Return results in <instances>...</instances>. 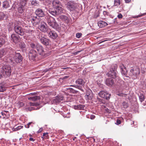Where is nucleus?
Returning <instances> with one entry per match:
<instances>
[{"mask_svg": "<svg viewBox=\"0 0 146 146\" xmlns=\"http://www.w3.org/2000/svg\"><path fill=\"white\" fill-rule=\"evenodd\" d=\"M29 45L32 49H36L38 54L42 56H46L50 55L49 53L47 54L46 52L42 46L39 44L31 42L29 43Z\"/></svg>", "mask_w": 146, "mask_h": 146, "instance_id": "1", "label": "nucleus"}, {"mask_svg": "<svg viewBox=\"0 0 146 146\" xmlns=\"http://www.w3.org/2000/svg\"><path fill=\"white\" fill-rule=\"evenodd\" d=\"M14 53H12L10 56V60L11 62L14 61L17 63H20L23 59V57L19 53H17L14 51Z\"/></svg>", "mask_w": 146, "mask_h": 146, "instance_id": "2", "label": "nucleus"}, {"mask_svg": "<svg viewBox=\"0 0 146 146\" xmlns=\"http://www.w3.org/2000/svg\"><path fill=\"white\" fill-rule=\"evenodd\" d=\"M117 68V65L116 64H114L111 66L110 70L108 72V75L110 77L113 78H119V77L117 74L116 69Z\"/></svg>", "mask_w": 146, "mask_h": 146, "instance_id": "3", "label": "nucleus"}, {"mask_svg": "<svg viewBox=\"0 0 146 146\" xmlns=\"http://www.w3.org/2000/svg\"><path fill=\"white\" fill-rule=\"evenodd\" d=\"M1 71L4 77H9L11 72V66L9 65H4L1 68Z\"/></svg>", "mask_w": 146, "mask_h": 146, "instance_id": "4", "label": "nucleus"}, {"mask_svg": "<svg viewBox=\"0 0 146 146\" xmlns=\"http://www.w3.org/2000/svg\"><path fill=\"white\" fill-rule=\"evenodd\" d=\"M45 18L46 19L47 23L50 26L54 29H57L58 24L54 18L49 16H46Z\"/></svg>", "mask_w": 146, "mask_h": 146, "instance_id": "5", "label": "nucleus"}, {"mask_svg": "<svg viewBox=\"0 0 146 146\" xmlns=\"http://www.w3.org/2000/svg\"><path fill=\"white\" fill-rule=\"evenodd\" d=\"M66 5L67 9L70 11L74 10L78 7V4L73 1L68 2Z\"/></svg>", "mask_w": 146, "mask_h": 146, "instance_id": "6", "label": "nucleus"}, {"mask_svg": "<svg viewBox=\"0 0 146 146\" xmlns=\"http://www.w3.org/2000/svg\"><path fill=\"white\" fill-rule=\"evenodd\" d=\"M38 29L40 31L44 33L47 32L48 31V28L46 23L42 21L39 22Z\"/></svg>", "mask_w": 146, "mask_h": 146, "instance_id": "7", "label": "nucleus"}, {"mask_svg": "<svg viewBox=\"0 0 146 146\" xmlns=\"http://www.w3.org/2000/svg\"><path fill=\"white\" fill-rule=\"evenodd\" d=\"M76 85H71V86H74L82 91H83V90L82 88L84 86V84L85 83L84 81L82 79H79L76 80Z\"/></svg>", "mask_w": 146, "mask_h": 146, "instance_id": "8", "label": "nucleus"}, {"mask_svg": "<svg viewBox=\"0 0 146 146\" xmlns=\"http://www.w3.org/2000/svg\"><path fill=\"white\" fill-rule=\"evenodd\" d=\"M14 29L15 32L17 34L21 36H23L24 34V29L21 26L15 24Z\"/></svg>", "mask_w": 146, "mask_h": 146, "instance_id": "9", "label": "nucleus"}, {"mask_svg": "<svg viewBox=\"0 0 146 146\" xmlns=\"http://www.w3.org/2000/svg\"><path fill=\"white\" fill-rule=\"evenodd\" d=\"M39 39L41 43L44 45L47 46L51 45L50 40L48 38L41 36L39 37Z\"/></svg>", "mask_w": 146, "mask_h": 146, "instance_id": "10", "label": "nucleus"}, {"mask_svg": "<svg viewBox=\"0 0 146 146\" xmlns=\"http://www.w3.org/2000/svg\"><path fill=\"white\" fill-rule=\"evenodd\" d=\"M1 52L3 56L6 55L8 52L9 53V56L12 53H14V50L12 48L10 47L9 48H3L0 49Z\"/></svg>", "mask_w": 146, "mask_h": 146, "instance_id": "11", "label": "nucleus"}, {"mask_svg": "<svg viewBox=\"0 0 146 146\" xmlns=\"http://www.w3.org/2000/svg\"><path fill=\"white\" fill-rule=\"evenodd\" d=\"M37 52L34 49H31L29 53V57L30 60H35L37 55Z\"/></svg>", "mask_w": 146, "mask_h": 146, "instance_id": "12", "label": "nucleus"}, {"mask_svg": "<svg viewBox=\"0 0 146 146\" xmlns=\"http://www.w3.org/2000/svg\"><path fill=\"white\" fill-rule=\"evenodd\" d=\"M49 5L53 7L56 8L61 5L60 2L58 0H51Z\"/></svg>", "mask_w": 146, "mask_h": 146, "instance_id": "13", "label": "nucleus"}, {"mask_svg": "<svg viewBox=\"0 0 146 146\" xmlns=\"http://www.w3.org/2000/svg\"><path fill=\"white\" fill-rule=\"evenodd\" d=\"M26 5L25 3L20 2L17 9V11L19 13L22 14L24 12Z\"/></svg>", "mask_w": 146, "mask_h": 146, "instance_id": "14", "label": "nucleus"}, {"mask_svg": "<svg viewBox=\"0 0 146 146\" xmlns=\"http://www.w3.org/2000/svg\"><path fill=\"white\" fill-rule=\"evenodd\" d=\"M85 97L86 100H91L92 99L93 95L91 90H87Z\"/></svg>", "mask_w": 146, "mask_h": 146, "instance_id": "15", "label": "nucleus"}, {"mask_svg": "<svg viewBox=\"0 0 146 146\" xmlns=\"http://www.w3.org/2000/svg\"><path fill=\"white\" fill-rule=\"evenodd\" d=\"M11 40L14 42L17 43L20 40L19 36L15 34H13L11 36Z\"/></svg>", "mask_w": 146, "mask_h": 146, "instance_id": "16", "label": "nucleus"}, {"mask_svg": "<svg viewBox=\"0 0 146 146\" xmlns=\"http://www.w3.org/2000/svg\"><path fill=\"white\" fill-rule=\"evenodd\" d=\"M48 34V36L52 39H55L58 36V35L54 31H50L47 32Z\"/></svg>", "mask_w": 146, "mask_h": 146, "instance_id": "17", "label": "nucleus"}, {"mask_svg": "<svg viewBox=\"0 0 146 146\" xmlns=\"http://www.w3.org/2000/svg\"><path fill=\"white\" fill-rule=\"evenodd\" d=\"M49 9L48 10L49 13L52 15L56 17L58 15L57 13L56 8L52 7L51 6L49 5Z\"/></svg>", "mask_w": 146, "mask_h": 146, "instance_id": "18", "label": "nucleus"}, {"mask_svg": "<svg viewBox=\"0 0 146 146\" xmlns=\"http://www.w3.org/2000/svg\"><path fill=\"white\" fill-rule=\"evenodd\" d=\"M35 13L36 15L39 17H42L45 15L44 11L40 8L37 9Z\"/></svg>", "mask_w": 146, "mask_h": 146, "instance_id": "19", "label": "nucleus"}, {"mask_svg": "<svg viewBox=\"0 0 146 146\" xmlns=\"http://www.w3.org/2000/svg\"><path fill=\"white\" fill-rule=\"evenodd\" d=\"M64 97L62 96H56L52 100L53 103L57 104L60 103L63 100Z\"/></svg>", "mask_w": 146, "mask_h": 146, "instance_id": "20", "label": "nucleus"}, {"mask_svg": "<svg viewBox=\"0 0 146 146\" xmlns=\"http://www.w3.org/2000/svg\"><path fill=\"white\" fill-rule=\"evenodd\" d=\"M110 94L107 92L104 91H101V98H103L106 100L109 99L110 98Z\"/></svg>", "mask_w": 146, "mask_h": 146, "instance_id": "21", "label": "nucleus"}, {"mask_svg": "<svg viewBox=\"0 0 146 146\" xmlns=\"http://www.w3.org/2000/svg\"><path fill=\"white\" fill-rule=\"evenodd\" d=\"M11 2L8 1H5L2 3V7L3 9H7L10 8Z\"/></svg>", "mask_w": 146, "mask_h": 146, "instance_id": "22", "label": "nucleus"}, {"mask_svg": "<svg viewBox=\"0 0 146 146\" xmlns=\"http://www.w3.org/2000/svg\"><path fill=\"white\" fill-rule=\"evenodd\" d=\"M119 67L121 74L125 75L127 73V71L124 65L122 64H121L119 66Z\"/></svg>", "mask_w": 146, "mask_h": 146, "instance_id": "23", "label": "nucleus"}, {"mask_svg": "<svg viewBox=\"0 0 146 146\" xmlns=\"http://www.w3.org/2000/svg\"><path fill=\"white\" fill-rule=\"evenodd\" d=\"M25 30L26 33L31 34H32L35 31L34 28L33 27L30 26L27 27L25 29Z\"/></svg>", "mask_w": 146, "mask_h": 146, "instance_id": "24", "label": "nucleus"}, {"mask_svg": "<svg viewBox=\"0 0 146 146\" xmlns=\"http://www.w3.org/2000/svg\"><path fill=\"white\" fill-rule=\"evenodd\" d=\"M56 11L58 15L59 14H61L63 13L64 10L62 7V5H61L60 6H59L58 7L56 8Z\"/></svg>", "mask_w": 146, "mask_h": 146, "instance_id": "25", "label": "nucleus"}, {"mask_svg": "<svg viewBox=\"0 0 146 146\" xmlns=\"http://www.w3.org/2000/svg\"><path fill=\"white\" fill-rule=\"evenodd\" d=\"M40 98V97L39 96H35L29 97L28 99L29 100H31L33 101H36L39 100Z\"/></svg>", "mask_w": 146, "mask_h": 146, "instance_id": "26", "label": "nucleus"}, {"mask_svg": "<svg viewBox=\"0 0 146 146\" xmlns=\"http://www.w3.org/2000/svg\"><path fill=\"white\" fill-rule=\"evenodd\" d=\"M59 17L63 21L66 23L68 22L69 19L68 17L66 15H60Z\"/></svg>", "mask_w": 146, "mask_h": 146, "instance_id": "27", "label": "nucleus"}, {"mask_svg": "<svg viewBox=\"0 0 146 146\" xmlns=\"http://www.w3.org/2000/svg\"><path fill=\"white\" fill-rule=\"evenodd\" d=\"M113 83V80L110 78L107 79L106 81V84L108 86H111Z\"/></svg>", "mask_w": 146, "mask_h": 146, "instance_id": "28", "label": "nucleus"}, {"mask_svg": "<svg viewBox=\"0 0 146 146\" xmlns=\"http://www.w3.org/2000/svg\"><path fill=\"white\" fill-rule=\"evenodd\" d=\"M85 106L83 105L79 104L77 106H75L74 108L75 109L78 110H82L84 109Z\"/></svg>", "mask_w": 146, "mask_h": 146, "instance_id": "29", "label": "nucleus"}, {"mask_svg": "<svg viewBox=\"0 0 146 146\" xmlns=\"http://www.w3.org/2000/svg\"><path fill=\"white\" fill-rule=\"evenodd\" d=\"M31 5L33 6H38L39 5V2L36 0H33L31 1Z\"/></svg>", "mask_w": 146, "mask_h": 146, "instance_id": "30", "label": "nucleus"}, {"mask_svg": "<svg viewBox=\"0 0 146 146\" xmlns=\"http://www.w3.org/2000/svg\"><path fill=\"white\" fill-rule=\"evenodd\" d=\"M134 73H133V75H137L139 74L140 73L139 69L138 68H136L135 69H133Z\"/></svg>", "mask_w": 146, "mask_h": 146, "instance_id": "31", "label": "nucleus"}, {"mask_svg": "<svg viewBox=\"0 0 146 146\" xmlns=\"http://www.w3.org/2000/svg\"><path fill=\"white\" fill-rule=\"evenodd\" d=\"M1 114L3 116H5L6 117H8L9 116V112L7 111H4L1 112Z\"/></svg>", "mask_w": 146, "mask_h": 146, "instance_id": "32", "label": "nucleus"}, {"mask_svg": "<svg viewBox=\"0 0 146 146\" xmlns=\"http://www.w3.org/2000/svg\"><path fill=\"white\" fill-rule=\"evenodd\" d=\"M33 23H36L37 24L38 23L37 22V21L38 19H37V17H33L31 18L30 20Z\"/></svg>", "mask_w": 146, "mask_h": 146, "instance_id": "33", "label": "nucleus"}, {"mask_svg": "<svg viewBox=\"0 0 146 146\" xmlns=\"http://www.w3.org/2000/svg\"><path fill=\"white\" fill-rule=\"evenodd\" d=\"M120 4V0H114L113 7L118 6Z\"/></svg>", "mask_w": 146, "mask_h": 146, "instance_id": "34", "label": "nucleus"}, {"mask_svg": "<svg viewBox=\"0 0 146 146\" xmlns=\"http://www.w3.org/2000/svg\"><path fill=\"white\" fill-rule=\"evenodd\" d=\"M5 41L4 38L2 37H0V47L5 43Z\"/></svg>", "mask_w": 146, "mask_h": 146, "instance_id": "35", "label": "nucleus"}, {"mask_svg": "<svg viewBox=\"0 0 146 146\" xmlns=\"http://www.w3.org/2000/svg\"><path fill=\"white\" fill-rule=\"evenodd\" d=\"M139 98L140 101L141 102H142L144 101L145 98L144 95L142 94H140Z\"/></svg>", "mask_w": 146, "mask_h": 146, "instance_id": "36", "label": "nucleus"}, {"mask_svg": "<svg viewBox=\"0 0 146 146\" xmlns=\"http://www.w3.org/2000/svg\"><path fill=\"white\" fill-rule=\"evenodd\" d=\"M14 127L12 128V130L14 131H16L19 130L21 129L22 128L23 126H19L16 127Z\"/></svg>", "mask_w": 146, "mask_h": 146, "instance_id": "37", "label": "nucleus"}, {"mask_svg": "<svg viewBox=\"0 0 146 146\" xmlns=\"http://www.w3.org/2000/svg\"><path fill=\"white\" fill-rule=\"evenodd\" d=\"M0 84L2 85H3V86L6 88V87L8 85L9 83L8 82V81L5 80L4 81Z\"/></svg>", "mask_w": 146, "mask_h": 146, "instance_id": "38", "label": "nucleus"}, {"mask_svg": "<svg viewBox=\"0 0 146 146\" xmlns=\"http://www.w3.org/2000/svg\"><path fill=\"white\" fill-rule=\"evenodd\" d=\"M68 90H69L71 93L73 94H76L78 92V91L74 90L73 89L69 88L67 89Z\"/></svg>", "mask_w": 146, "mask_h": 146, "instance_id": "39", "label": "nucleus"}, {"mask_svg": "<svg viewBox=\"0 0 146 146\" xmlns=\"http://www.w3.org/2000/svg\"><path fill=\"white\" fill-rule=\"evenodd\" d=\"M5 87L3 85L0 84V92H3L5 91Z\"/></svg>", "mask_w": 146, "mask_h": 146, "instance_id": "40", "label": "nucleus"}, {"mask_svg": "<svg viewBox=\"0 0 146 146\" xmlns=\"http://www.w3.org/2000/svg\"><path fill=\"white\" fill-rule=\"evenodd\" d=\"M108 24L106 22L101 21V28L106 26Z\"/></svg>", "mask_w": 146, "mask_h": 146, "instance_id": "41", "label": "nucleus"}, {"mask_svg": "<svg viewBox=\"0 0 146 146\" xmlns=\"http://www.w3.org/2000/svg\"><path fill=\"white\" fill-rule=\"evenodd\" d=\"M48 134V133H44L43 134V136L44 137L45 139H48L49 137Z\"/></svg>", "mask_w": 146, "mask_h": 146, "instance_id": "42", "label": "nucleus"}, {"mask_svg": "<svg viewBox=\"0 0 146 146\" xmlns=\"http://www.w3.org/2000/svg\"><path fill=\"white\" fill-rule=\"evenodd\" d=\"M17 104L18 106H19V107H21L23 106L24 105V104L23 103V102H19L17 103Z\"/></svg>", "mask_w": 146, "mask_h": 146, "instance_id": "43", "label": "nucleus"}, {"mask_svg": "<svg viewBox=\"0 0 146 146\" xmlns=\"http://www.w3.org/2000/svg\"><path fill=\"white\" fill-rule=\"evenodd\" d=\"M122 105L125 108H126L128 107V105L127 103L125 102H124L122 103Z\"/></svg>", "mask_w": 146, "mask_h": 146, "instance_id": "44", "label": "nucleus"}, {"mask_svg": "<svg viewBox=\"0 0 146 146\" xmlns=\"http://www.w3.org/2000/svg\"><path fill=\"white\" fill-rule=\"evenodd\" d=\"M82 35V34L81 33H77L76 34V36L77 38H80Z\"/></svg>", "mask_w": 146, "mask_h": 146, "instance_id": "45", "label": "nucleus"}, {"mask_svg": "<svg viewBox=\"0 0 146 146\" xmlns=\"http://www.w3.org/2000/svg\"><path fill=\"white\" fill-rule=\"evenodd\" d=\"M5 16V15L4 13L3 12H0V17H1V18H3Z\"/></svg>", "mask_w": 146, "mask_h": 146, "instance_id": "46", "label": "nucleus"}, {"mask_svg": "<svg viewBox=\"0 0 146 146\" xmlns=\"http://www.w3.org/2000/svg\"><path fill=\"white\" fill-rule=\"evenodd\" d=\"M30 104L31 106H38L39 105V103H30Z\"/></svg>", "mask_w": 146, "mask_h": 146, "instance_id": "47", "label": "nucleus"}, {"mask_svg": "<svg viewBox=\"0 0 146 146\" xmlns=\"http://www.w3.org/2000/svg\"><path fill=\"white\" fill-rule=\"evenodd\" d=\"M117 95L119 96H126L127 94H124L122 93H120L118 94H117Z\"/></svg>", "mask_w": 146, "mask_h": 146, "instance_id": "48", "label": "nucleus"}, {"mask_svg": "<svg viewBox=\"0 0 146 146\" xmlns=\"http://www.w3.org/2000/svg\"><path fill=\"white\" fill-rule=\"evenodd\" d=\"M101 108L105 109V110H106V111L107 112H108V109L107 108H106V107L103 105H101Z\"/></svg>", "mask_w": 146, "mask_h": 146, "instance_id": "49", "label": "nucleus"}, {"mask_svg": "<svg viewBox=\"0 0 146 146\" xmlns=\"http://www.w3.org/2000/svg\"><path fill=\"white\" fill-rule=\"evenodd\" d=\"M26 47V44L24 43H22L21 45V48H23Z\"/></svg>", "mask_w": 146, "mask_h": 146, "instance_id": "50", "label": "nucleus"}, {"mask_svg": "<svg viewBox=\"0 0 146 146\" xmlns=\"http://www.w3.org/2000/svg\"><path fill=\"white\" fill-rule=\"evenodd\" d=\"M121 123V121L119 119H117V120L116 124L117 125H119Z\"/></svg>", "mask_w": 146, "mask_h": 146, "instance_id": "51", "label": "nucleus"}, {"mask_svg": "<svg viewBox=\"0 0 146 146\" xmlns=\"http://www.w3.org/2000/svg\"><path fill=\"white\" fill-rule=\"evenodd\" d=\"M146 15V13H144L141 15H138L136 17H135V18H138L139 17H142L143 15Z\"/></svg>", "mask_w": 146, "mask_h": 146, "instance_id": "52", "label": "nucleus"}, {"mask_svg": "<svg viewBox=\"0 0 146 146\" xmlns=\"http://www.w3.org/2000/svg\"><path fill=\"white\" fill-rule=\"evenodd\" d=\"M134 73L133 69H131L130 71V74L131 75H133V73Z\"/></svg>", "mask_w": 146, "mask_h": 146, "instance_id": "53", "label": "nucleus"}, {"mask_svg": "<svg viewBox=\"0 0 146 146\" xmlns=\"http://www.w3.org/2000/svg\"><path fill=\"white\" fill-rule=\"evenodd\" d=\"M25 111H30L31 110V109L30 108H26L24 109Z\"/></svg>", "mask_w": 146, "mask_h": 146, "instance_id": "54", "label": "nucleus"}, {"mask_svg": "<svg viewBox=\"0 0 146 146\" xmlns=\"http://www.w3.org/2000/svg\"><path fill=\"white\" fill-rule=\"evenodd\" d=\"M117 17L119 18H122L123 17V16L120 13L117 15Z\"/></svg>", "mask_w": 146, "mask_h": 146, "instance_id": "55", "label": "nucleus"}, {"mask_svg": "<svg viewBox=\"0 0 146 146\" xmlns=\"http://www.w3.org/2000/svg\"><path fill=\"white\" fill-rule=\"evenodd\" d=\"M95 118V115H91L90 116V118L92 119H94Z\"/></svg>", "mask_w": 146, "mask_h": 146, "instance_id": "56", "label": "nucleus"}, {"mask_svg": "<svg viewBox=\"0 0 146 146\" xmlns=\"http://www.w3.org/2000/svg\"><path fill=\"white\" fill-rule=\"evenodd\" d=\"M81 51H79L77 52H74V54L75 55H76L78 54L79 52H81Z\"/></svg>", "mask_w": 146, "mask_h": 146, "instance_id": "57", "label": "nucleus"}, {"mask_svg": "<svg viewBox=\"0 0 146 146\" xmlns=\"http://www.w3.org/2000/svg\"><path fill=\"white\" fill-rule=\"evenodd\" d=\"M69 77V76H65L63 78H62V79L64 80H65V79H66L67 78H68V77Z\"/></svg>", "mask_w": 146, "mask_h": 146, "instance_id": "58", "label": "nucleus"}, {"mask_svg": "<svg viewBox=\"0 0 146 146\" xmlns=\"http://www.w3.org/2000/svg\"><path fill=\"white\" fill-rule=\"evenodd\" d=\"M42 131V128H40L39 129L37 133H40Z\"/></svg>", "mask_w": 146, "mask_h": 146, "instance_id": "59", "label": "nucleus"}, {"mask_svg": "<svg viewBox=\"0 0 146 146\" xmlns=\"http://www.w3.org/2000/svg\"><path fill=\"white\" fill-rule=\"evenodd\" d=\"M125 1L126 3H128L131 1V0H125Z\"/></svg>", "mask_w": 146, "mask_h": 146, "instance_id": "60", "label": "nucleus"}, {"mask_svg": "<svg viewBox=\"0 0 146 146\" xmlns=\"http://www.w3.org/2000/svg\"><path fill=\"white\" fill-rule=\"evenodd\" d=\"M25 127L26 128H29V127L30 126H29V125H27H27H25Z\"/></svg>", "mask_w": 146, "mask_h": 146, "instance_id": "61", "label": "nucleus"}, {"mask_svg": "<svg viewBox=\"0 0 146 146\" xmlns=\"http://www.w3.org/2000/svg\"><path fill=\"white\" fill-rule=\"evenodd\" d=\"M29 140L30 141H34L35 140L34 139L30 137L29 138Z\"/></svg>", "mask_w": 146, "mask_h": 146, "instance_id": "62", "label": "nucleus"}, {"mask_svg": "<svg viewBox=\"0 0 146 146\" xmlns=\"http://www.w3.org/2000/svg\"><path fill=\"white\" fill-rule=\"evenodd\" d=\"M32 123V122H29L27 123V124L29 125V126H30V125Z\"/></svg>", "mask_w": 146, "mask_h": 146, "instance_id": "63", "label": "nucleus"}, {"mask_svg": "<svg viewBox=\"0 0 146 146\" xmlns=\"http://www.w3.org/2000/svg\"><path fill=\"white\" fill-rule=\"evenodd\" d=\"M103 14L105 15L107 14V12L106 11H104L103 12Z\"/></svg>", "mask_w": 146, "mask_h": 146, "instance_id": "64", "label": "nucleus"}]
</instances>
